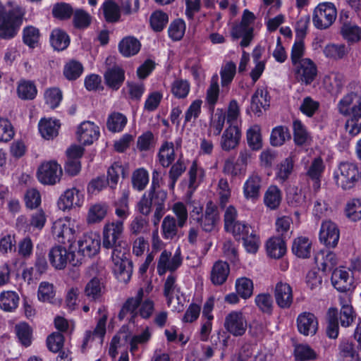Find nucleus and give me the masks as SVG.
<instances>
[{
  "instance_id": "nucleus-1",
  "label": "nucleus",
  "mask_w": 361,
  "mask_h": 361,
  "mask_svg": "<svg viewBox=\"0 0 361 361\" xmlns=\"http://www.w3.org/2000/svg\"><path fill=\"white\" fill-rule=\"evenodd\" d=\"M124 232V224L118 221H108L102 231V246L111 249L112 269L116 279L128 283L133 274V262L128 257V250L121 240Z\"/></svg>"
},
{
  "instance_id": "nucleus-2",
  "label": "nucleus",
  "mask_w": 361,
  "mask_h": 361,
  "mask_svg": "<svg viewBox=\"0 0 361 361\" xmlns=\"http://www.w3.org/2000/svg\"><path fill=\"white\" fill-rule=\"evenodd\" d=\"M338 112L349 116L345 123L347 132L355 136L361 132V96L351 92L345 95L337 104Z\"/></svg>"
},
{
  "instance_id": "nucleus-3",
  "label": "nucleus",
  "mask_w": 361,
  "mask_h": 361,
  "mask_svg": "<svg viewBox=\"0 0 361 361\" xmlns=\"http://www.w3.org/2000/svg\"><path fill=\"white\" fill-rule=\"evenodd\" d=\"M358 166L350 161H341L334 171L333 178L336 185L347 191L355 188L360 181Z\"/></svg>"
},
{
  "instance_id": "nucleus-4",
  "label": "nucleus",
  "mask_w": 361,
  "mask_h": 361,
  "mask_svg": "<svg viewBox=\"0 0 361 361\" xmlns=\"http://www.w3.org/2000/svg\"><path fill=\"white\" fill-rule=\"evenodd\" d=\"M51 232L54 239L60 243H69L71 246L76 239L75 225L70 218L56 220L53 224Z\"/></svg>"
},
{
  "instance_id": "nucleus-5",
  "label": "nucleus",
  "mask_w": 361,
  "mask_h": 361,
  "mask_svg": "<svg viewBox=\"0 0 361 361\" xmlns=\"http://www.w3.org/2000/svg\"><path fill=\"white\" fill-rule=\"evenodd\" d=\"M336 15V9L332 3L319 4L314 11L313 24L318 29H326L334 22Z\"/></svg>"
},
{
  "instance_id": "nucleus-6",
  "label": "nucleus",
  "mask_w": 361,
  "mask_h": 361,
  "mask_svg": "<svg viewBox=\"0 0 361 361\" xmlns=\"http://www.w3.org/2000/svg\"><path fill=\"white\" fill-rule=\"evenodd\" d=\"M247 320L241 311L229 312L224 319L225 329L235 337L243 336L247 329Z\"/></svg>"
},
{
  "instance_id": "nucleus-7",
  "label": "nucleus",
  "mask_w": 361,
  "mask_h": 361,
  "mask_svg": "<svg viewBox=\"0 0 361 361\" xmlns=\"http://www.w3.org/2000/svg\"><path fill=\"white\" fill-rule=\"evenodd\" d=\"M293 67L295 80L302 85H310L317 75V67L309 58L303 59Z\"/></svg>"
},
{
  "instance_id": "nucleus-8",
  "label": "nucleus",
  "mask_w": 361,
  "mask_h": 361,
  "mask_svg": "<svg viewBox=\"0 0 361 361\" xmlns=\"http://www.w3.org/2000/svg\"><path fill=\"white\" fill-rule=\"evenodd\" d=\"M62 176V169L56 161H49L42 163L38 168L37 176L44 185H54L59 182Z\"/></svg>"
},
{
  "instance_id": "nucleus-9",
  "label": "nucleus",
  "mask_w": 361,
  "mask_h": 361,
  "mask_svg": "<svg viewBox=\"0 0 361 361\" xmlns=\"http://www.w3.org/2000/svg\"><path fill=\"white\" fill-rule=\"evenodd\" d=\"M180 289L176 283V277L170 274L166 278L164 286V295L166 298L169 306L178 312L183 310V305L180 304Z\"/></svg>"
},
{
  "instance_id": "nucleus-10",
  "label": "nucleus",
  "mask_w": 361,
  "mask_h": 361,
  "mask_svg": "<svg viewBox=\"0 0 361 361\" xmlns=\"http://www.w3.org/2000/svg\"><path fill=\"white\" fill-rule=\"evenodd\" d=\"M85 202V195L82 190L76 188L66 190L61 195L58 201L59 209L65 212L72 208L81 207Z\"/></svg>"
},
{
  "instance_id": "nucleus-11",
  "label": "nucleus",
  "mask_w": 361,
  "mask_h": 361,
  "mask_svg": "<svg viewBox=\"0 0 361 361\" xmlns=\"http://www.w3.org/2000/svg\"><path fill=\"white\" fill-rule=\"evenodd\" d=\"M180 250L178 248L172 256L171 252L164 250L159 258L157 263V272L161 276L166 271L173 272L176 271L182 264Z\"/></svg>"
},
{
  "instance_id": "nucleus-12",
  "label": "nucleus",
  "mask_w": 361,
  "mask_h": 361,
  "mask_svg": "<svg viewBox=\"0 0 361 361\" xmlns=\"http://www.w3.org/2000/svg\"><path fill=\"white\" fill-rule=\"evenodd\" d=\"M262 178L257 172H252L246 179L243 185L244 198L252 202H256L261 193Z\"/></svg>"
},
{
  "instance_id": "nucleus-13",
  "label": "nucleus",
  "mask_w": 361,
  "mask_h": 361,
  "mask_svg": "<svg viewBox=\"0 0 361 361\" xmlns=\"http://www.w3.org/2000/svg\"><path fill=\"white\" fill-rule=\"evenodd\" d=\"M78 254L83 257H91L99 252L101 246V240L95 233H88L78 240Z\"/></svg>"
},
{
  "instance_id": "nucleus-14",
  "label": "nucleus",
  "mask_w": 361,
  "mask_h": 361,
  "mask_svg": "<svg viewBox=\"0 0 361 361\" xmlns=\"http://www.w3.org/2000/svg\"><path fill=\"white\" fill-rule=\"evenodd\" d=\"M98 313L100 314L97 326L93 331H87L82 345V348H85L89 342L98 338L102 343L103 338L106 334V323L108 318L107 312L104 307L98 309Z\"/></svg>"
},
{
  "instance_id": "nucleus-15",
  "label": "nucleus",
  "mask_w": 361,
  "mask_h": 361,
  "mask_svg": "<svg viewBox=\"0 0 361 361\" xmlns=\"http://www.w3.org/2000/svg\"><path fill=\"white\" fill-rule=\"evenodd\" d=\"M340 238V231L337 225L331 221L322 222L319 231V240L327 247H334Z\"/></svg>"
},
{
  "instance_id": "nucleus-16",
  "label": "nucleus",
  "mask_w": 361,
  "mask_h": 361,
  "mask_svg": "<svg viewBox=\"0 0 361 361\" xmlns=\"http://www.w3.org/2000/svg\"><path fill=\"white\" fill-rule=\"evenodd\" d=\"M153 286L150 282L147 283L145 288H140L135 297L128 298L119 313L120 319H123L127 312H135L140 302L146 299L148 294L152 290Z\"/></svg>"
},
{
  "instance_id": "nucleus-17",
  "label": "nucleus",
  "mask_w": 361,
  "mask_h": 361,
  "mask_svg": "<svg viewBox=\"0 0 361 361\" xmlns=\"http://www.w3.org/2000/svg\"><path fill=\"white\" fill-rule=\"evenodd\" d=\"M297 327L301 334L313 336L318 329L317 318L311 312H302L297 317Z\"/></svg>"
},
{
  "instance_id": "nucleus-18",
  "label": "nucleus",
  "mask_w": 361,
  "mask_h": 361,
  "mask_svg": "<svg viewBox=\"0 0 361 361\" xmlns=\"http://www.w3.org/2000/svg\"><path fill=\"white\" fill-rule=\"evenodd\" d=\"M274 298L277 305L280 308H289L293 300L291 286L287 283L278 282L274 288Z\"/></svg>"
},
{
  "instance_id": "nucleus-19",
  "label": "nucleus",
  "mask_w": 361,
  "mask_h": 361,
  "mask_svg": "<svg viewBox=\"0 0 361 361\" xmlns=\"http://www.w3.org/2000/svg\"><path fill=\"white\" fill-rule=\"evenodd\" d=\"M73 255V253L69 252L64 247L56 245L50 249L48 257L54 269L61 270L66 267L68 262L70 261V257Z\"/></svg>"
},
{
  "instance_id": "nucleus-20",
  "label": "nucleus",
  "mask_w": 361,
  "mask_h": 361,
  "mask_svg": "<svg viewBox=\"0 0 361 361\" xmlns=\"http://www.w3.org/2000/svg\"><path fill=\"white\" fill-rule=\"evenodd\" d=\"M77 135L78 140L81 144L90 145L99 137V127L93 122L84 121L78 127Z\"/></svg>"
},
{
  "instance_id": "nucleus-21",
  "label": "nucleus",
  "mask_w": 361,
  "mask_h": 361,
  "mask_svg": "<svg viewBox=\"0 0 361 361\" xmlns=\"http://www.w3.org/2000/svg\"><path fill=\"white\" fill-rule=\"evenodd\" d=\"M333 286L340 292H346L353 288V279L348 271L336 269L331 275Z\"/></svg>"
},
{
  "instance_id": "nucleus-22",
  "label": "nucleus",
  "mask_w": 361,
  "mask_h": 361,
  "mask_svg": "<svg viewBox=\"0 0 361 361\" xmlns=\"http://www.w3.org/2000/svg\"><path fill=\"white\" fill-rule=\"evenodd\" d=\"M241 136L240 130L238 126L230 125L224 132L220 145L224 151L234 149L239 143Z\"/></svg>"
},
{
  "instance_id": "nucleus-23",
  "label": "nucleus",
  "mask_w": 361,
  "mask_h": 361,
  "mask_svg": "<svg viewBox=\"0 0 361 361\" xmlns=\"http://www.w3.org/2000/svg\"><path fill=\"white\" fill-rule=\"evenodd\" d=\"M219 216L216 209L212 202L207 204L204 213L200 218L198 224L203 231L210 232L213 231L218 222Z\"/></svg>"
},
{
  "instance_id": "nucleus-24",
  "label": "nucleus",
  "mask_w": 361,
  "mask_h": 361,
  "mask_svg": "<svg viewBox=\"0 0 361 361\" xmlns=\"http://www.w3.org/2000/svg\"><path fill=\"white\" fill-rule=\"evenodd\" d=\"M148 196L154 205L164 206L167 193L159 189V173L157 171L152 172V185L148 192Z\"/></svg>"
},
{
  "instance_id": "nucleus-25",
  "label": "nucleus",
  "mask_w": 361,
  "mask_h": 361,
  "mask_svg": "<svg viewBox=\"0 0 361 361\" xmlns=\"http://www.w3.org/2000/svg\"><path fill=\"white\" fill-rule=\"evenodd\" d=\"M129 195L128 190H123L121 197L114 202L115 214L118 219L113 220L114 221L122 222L124 224L125 221L129 217L130 214L128 202Z\"/></svg>"
},
{
  "instance_id": "nucleus-26",
  "label": "nucleus",
  "mask_w": 361,
  "mask_h": 361,
  "mask_svg": "<svg viewBox=\"0 0 361 361\" xmlns=\"http://www.w3.org/2000/svg\"><path fill=\"white\" fill-rule=\"evenodd\" d=\"M176 158L174 145L172 142H164L157 154L159 163L164 168H167L172 164Z\"/></svg>"
},
{
  "instance_id": "nucleus-27",
  "label": "nucleus",
  "mask_w": 361,
  "mask_h": 361,
  "mask_svg": "<svg viewBox=\"0 0 361 361\" xmlns=\"http://www.w3.org/2000/svg\"><path fill=\"white\" fill-rule=\"evenodd\" d=\"M312 251V242L305 236H299L294 239L292 245L293 253L300 258H309Z\"/></svg>"
},
{
  "instance_id": "nucleus-28",
  "label": "nucleus",
  "mask_w": 361,
  "mask_h": 361,
  "mask_svg": "<svg viewBox=\"0 0 361 361\" xmlns=\"http://www.w3.org/2000/svg\"><path fill=\"white\" fill-rule=\"evenodd\" d=\"M267 255L274 259L282 257L286 252L285 241L280 237L269 238L266 244Z\"/></svg>"
},
{
  "instance_id": "nucleus-29",
  "label": "nucleus",
  "mask_w": 361,
  "mask_h": 361,
  "mask_svg": "<svg viewBox=\"0 0 361 361\" xmlns=\"http://www.w3.org/2000/svg\"><path fill=\"white\" fill-rule=\"evenodd\" d=\"M141 47L140 41L132 36L124 37L118 44V50L125 57H130L137 54Z\"/></svg>"
},
{
  "instance_id": "nucleus-30",
  "label": "nucleus",
  "mask_w": 361,
  "mask_h": 361,
  "mask_svg": "<svg viewBox=\"0 0 361 361\" xmlns=\"http://www.w3.org/2000/svg\"><path fill=\"white\" fill-rule=\"evenodd\" d=\"M60 128V123L57 120L41 119L38 124L39 131L42 137L51 140L56 137Z\"/></svg>"
},
{
  "instance_id": "nucleus-31",
  "label": "nucleus",
  "mask_w": 361,
  "mask_h": 361,
  "mask_svg": "<svg viewBox=\"0 0 361 361\" xmlns=\"http://www.w3.org/2000/svg\"><path fill=\"white\" fill-rule=\"evenodd\" d=\"M269 106V97L267 90L257 88L251 99V109L255 113H261L262 109Z\"/></svg>"
},
{
  "instance_id": "nucleus-32",
  "label": "nucleus",
  "mask_w": 361,
  "mask_h": 361,
  "mask_svg": "<svg viewBox=\"0 0 361 361\" xmlns=\"http://www.w3.org/2000/svg\"><path fill=\"white\" fill-rule=\"evenodd\" d=\"M230 272L228 263L222 261L216 262L212 269L211 280L215 285H221L227 279Z\"/></svg>"
},
{
  "instance_id": "nucleus-33",
  "label": "nucleus",
  "mask_w": 361,
  "mask_h": 361,
  "mask_svg": "<svg viewBox=\"0 0 361 361\" xmlns=\"http://www.w3.org/2000/svg\"><path fill=\"white\" fill-rule=\"evenodd\" d=\"M231 36L233 39L242 38L240 43L242 47H246L250 45L253 38V27H247L240 23L233 27Z\"/></svg>"
},
{
  "instance_id": "nucleus-34",
  "label": "nucleus",
  "mask_w": 361,
  "mask_h": 361,
  "mask_svg": "<svg viewBox=\"0 0 361 361\" xmlns=\"http://www.w3.org/2000/svg\"><path fill=\"white\" fill-rule=\"evenodd\" d=\"M350 50V47L343 44H329L324 47L323 53L326 58L337 61L347 56Z\"/></svg>"
},
{
  "instance_id": "nucleus-35",
  "label": "nucleus",
  "mask_w": 361,
  "mask_h": 361,
  "mask_svg": "<svg viewBox=\"0 0 361 361\" xmlns=\"http://www.w3.org/2000/svg\"><path fill=\"white\" fill-rule=\"evenodd\" d=\"M314 260L323 271H331L337 264L336 255L330 251H321L317 253Z\"/></svg>"
},
{
  "instance_id": "nucleus-36",
  "label": "nucleus",
  "mask_w": 361,
  "mask_h": 361,
  "mask_svg": "<svg viewBox=\"0 0 361 361\" xmlns=\"http://www.w3.org/2000/svg\"><path fill=\"white\" fill-rule=\"evenodd\" d=\"M282 200L281 190L274 185H271L264 195V203L270 209H276L279 207Z\"/></svg>"
},
{
  "instance_id": "nucleus-37",
  "label": "nucleus",
  "mask_w": 361,
  "mask_h": 361,
  "mask_svg": "<svg viewBox=\"0 0 361 361\" xmlns=\"http://www.w3.org/2000/svg\"><path fill=\"white\" fill-rule=\"evenodd\" d=\"M17 94L23 100H32L35 98L37 90L34 82L23 79L18 82Z\"/></svg>"
},
{
  "instance_id": "nucleus-38",
  "label": "nucleus",
  "mask_w": 361,
  "mask_h": 361,
  "mask_svg": "<svg viewBox=\"0 0 361 361\" xmlns=\"http://www.w3.org/2000/svg\"><path fill=\"white\" fill-rule=\"evenodd\" d=\"M339 326L338 322V309L331 307L326 314V333L329 338L335 339L338 337Z\"/></svg>"
},
{
  "instance_id": "nucleus-39",
  "label": "nucleus",
  "mask_w": 361,
  "mask_h": 361,
  "mask_svg": "<svg viewBox=\"0 0 361 361\" xmlns=\"http://www.w3.org/2000/svg\"><path fill=\"white\" fill-rule=\"evenodd\" d=\"M325 169L324 161L321 157H315L307 169V176L314 181V187H319V180Z\"/></svg>"
},
{
  "instance_id": "nucleus-40",
  "label": "nucleus",
  "mask_w": 361,
  "mask_h": 361,
  "mask_svg": "<svg viewBox=\"0 0 361 361\" xmlns=\"http://www.w3.org/2000/svg\"><path fill=\"white\" fill-rule=\"evenodd\" d=\"M104 78L108 86L118 90L124 81V71L119 67H114L105 73Z\"/></svg>"
},
{
  "instance_id": "nucleus-41",
  "label": "nucleus",
  "mask_w": 361,
  "mask_h": 361,
  "mask_svg": "<svg viewBox=\"0 0 361 361\" xmlns=\"http://www.w3.org/2000/svg\"><path fill=\"white\" fill-rule=\"evenodd\" d=\"M19 302V296L15 291H4L0 294V308L5 312H13Z\"/></svg>"
},
{
  "instance_id": "nucleus-42",
  "label": "nucleus",
  "mask_w": 361,
  "mask_h": 361,
  "mask_svg": "<svg viewBox=\"0 0 361 361\" xmlns=\"http://www.w3.org/2000/svg\"><path fill=\"white\" fill-rule=\"evenodd\" d=\"M108 205L105 203H96L90 207L87 217L88 224L102 221L107 214Z\"/></svg>"
},
{
  "instance_id": "nucleus-43",
  "label": "nucleus",
  "mask_w": 361,
  "mask_h": 361,
  "mask_svg": "<svg viewBox=\"0 0 361 361\" xmlns=\"http://www.w3.org/2000/svg\"><path fill=\"white\" fill-rule=\"evenodd\" d=\"M50 43L55 50L63 51L69 45L70 39L64 31L54 29L50 35Z\"/></svg>"
},
{
  "instance_id": "nucleus-44",
  "label": "nucleus",
  "mask_w": 361,
  "mask_h": 361,
  "mask_svg": "<svg viewBox=\"0 0 361 361\" xmlns=\"http://www.w3.org/2000/svg\"><path fill=\"white\" fill-rule=\"evenodd\" d=\"M103 13L108 23H116L121 18V8L118 4L112 0L104 2L102 5Z\"/></svg>"
},
{
  "instance_id": "nucleus-45",
  "label": "nucleus",
  "mask_w": 361,
  "mask_h": 361,
  "mask_svg": "<svg viewBox=\"0 0 361 361\" xmlns=\"http://www.w3.org/2000/svg\"><path fill=\"white\" fill-rule=\"evenodd\" d=\"M179 226L176 219L170 215L164 217L161 224L162 235L166 240H173L178 235Z\"/></svg>"
},
{
  "instance_id": "nucleus-46",
  "label": "nucleus",
  "mask_w": 361,
  "mask_h": 361,
  "mask_svg": "<svg viewBox=\"0 0 361 361\" xmlns=\"http://www.w3.org/2000/svg\"><path fill=\"white\" fill-rule=\"evenodd\" d=\"M345 214L352 221L361 220V199L352 198L347 201L345 206Z\"/></svg>"
},
{
  "instance_id": "nucleus-47",
  "label": "nucleus",
  "mask_w": 361,
  "mask_h": 361,
  "mask_svg": "<svg viewBox=\"0 0 361 361\" xmlns=\"http://www.w3.org/2000/svg\"><path fill=\"white\" fill-rule=\"evenodd\" d=\"M219 95V77L217 75L212 76L210 84L207 90L206 102L209 108L214 110V106L218 101Z\"/></svg>"
},
{
  "instance_id": "nucleus-48",
  "label": "nucleus",
  "mask_w": 361,
  "mask_h": 361,
  "mask_svg": "<svg viewBox=\"0 0 361 361\" xmlns=\"http://www.w3.org/2000/svg\"><path fill=\"white\" fill-rule=\"evenodd\" d=\"M253 289V282L249 278L241 277L235 281L236 292L243 299L250 298L252 295Z\"/></svg>"
},
{
  "instance_id": "nucleus-49",
  "label": "nucleus",
  "mask_w": 361,
  "mask_h": 361,
  "mask_svg": "<svg viewBox=\"0 0 361 361\" xmlns=\"http://www.w3.org/2000/svg\"><path fill=\"white\" fill-rule=\"evenodd\" d=\"M293 140L295 145L302 146L308 142L310 136L301 121L296 120L293 123Z\"/></svg>"
},
{
  "instance_id": "nucleus-50",
  "label": "nucleus",
  "mask_w": 361,
  "mask_h": 361,
  "mask_svg": "<svg viewBox=\"0 0 361 361\" xmlns=\"http://www.w3.org/2000/svg\"><path fill=\"white\" fill-rule=\"evenodd\" d=\"M290 138V134L288 128L279 126L273 128L270 136V142L272 146L279 147Z\"/></svg>"
},
{
  "instance_id": "nucleus-51",
  "label": "nucleus",
  "mask_w": 361,
  "mask_h": 361,
  "mask_svg": "<svg viewBox=\"0 0 361 361\" xmlns=\"http://www.w3.org/2000/svg\"><path fill=\"white\" fill-rule=\"evenodd\" d=\"M255 302L262 312L271 314L274 308V301L271 294L263 293L257 295L255 298Z\"/></svg>"
},
{
  "instance_id": "nucleus-52",
  "label": "nucleus",
  "mask_w": 361,
  "mask_h": 361,
  "mask_svg": "<svg viewBox=\"0 0 361 361\" xmlns=\"http://www.w3.org/2000/svg\"><path fill=\"white\" fill-rule=\"evenodd\" d=\"M185 169L186 166L184 161L181 159H178L177 161L171 166L169 171V188L170 190H173L174 189L177 180L185 171Z\"/></svg>"
},
{
  "instance_id": "nucleus-53",
  "label": "nucleus",
  "mask_w": 361,
  "mask_h": 361,
  "mask_svg": "<svg viewBox=\"0 0 361 361\" xmlns=\"http://www.w3.org/2000/svg\"><path fill=\"white\" fill-rule=\"evenodd\" d=\"M226 116L222 109H217L210 120L209 130L214 135H219L224 126Z\"/></svg>"
},
{
  "instance_id": "nucleus-54",
  "label": "nucleus",
  "mask_w": 361,
  "mask_h": 361,
  "mask_svg": "<svg viewBox=\"0 0 361 361\" xmlns=\"http://www.w3.org/2000/svg\"><path fill=\"white\" fill-rule=\"evenodd\" d=\"M287 200L289 205L294 207L305 208L307 205L305 193L298 188L290 190L287 195Z\"/></svg>"
},
{
  "instance_id": "nucleus-55",
  "label": "nucleus",
  "mask_w": 361,
  "mask_h": 361,
  "mask_svg": "<svg viewBox=\"0 0 361 361\" xmlns=\"http://www.w3.org/2000/svg\"><path fill=\"white\" fill-rule=\"evenodd\" d=\"M341 32L343 37L348 42H357L361 36L360 27L351 23H343Z\"/></svg>"
},
{
  "instance_id": "nucleus-56",
  "label": "nucleus",
  "mask_w": 361,
  "mask_h": 361,
  "mask_svg": "<svg viewBox=\"0 0 361 361\" xmlns=\"http://www.w3.org/2000/svg\"><path fill=\"white\" fill-rule=\"evenodd\" d=\"M150 25L155 32L161 31L169 22L168 15L159 10L154 11L149 18Z\"/></svg>"
},
{
  "instance_id": "nucleus-57",
  "label": "nucleus",
  "mask_w": 361,
  "mask_h": 361,
  "mask_svg": "<svg viewBox=\"0 0 361 361\" xmlns=\"http://www.w3.org/2000/svg\"><path fill=\"white\" fill-rule=\"evenodd\" d=\"M149 182V175L144 169H138L134 171L132 176V184L133 188L138 190H143Z\"/></svg>"
},
{
  "instance_id": "nucleus-58",
  "label": "nucleus",
  "mask_w": 361,
  "mask_h": 361,
  "mask_svg": "<svg viewBox=\"0 0 361 361\" xmlns=\"http://www.w3.org/2000/svg\"><path fill=\"white\" fill-rule=\"evenodd\" d=\"M185 23L182 19L172 21L168 29L169 37L173 41L180 40L185 34Z\"/></svg>"
},
{
  "instance_id": "nucleus-59",
  "label": "nucleus",
  "mask_w": 361,
  "mask_h": 361,
  "mask_svg": "<svg viewBox=\"0 0 361 361\" xmlns=\"http://www.w3.org/2000/svg\"><path fill=\"white\" fill-rule=\"evenodd\" d=\"M247 141L248 145L254 150L259 149L262 147V137L259 126L255 125L247 130Z\"/></svg>"
},
{
  "instance_id": "nucleus-60",
  "label": "nucleus",
  "mask_w": 361,
  "mask_h": 361,
  "mask_svg": "<svg viewBox=\"0 0 361 361\" xmlns=\"http://www.w3.org/2000/svg\"><path fill=\"white\" fill-rule=\"evenodd\" d=\"M102 283L99 279L93 278L85 286V294L91 300H96L102 295Z\"/></svg>"
},
{
  "instance_id": "nucleus-61",
  "label": "nucleus",
  "mask_w": 361,
  "mask_h": 361,
  "mask_svg": "<svg viewBox=\"0 0 361 361\" xmlns=\"http://www.w3.org/2000/svg\"><path fill=\"white\" fill-rule=\"evenodd\" d=\"M129 231L134 235L147 233L149 231L148 221L141 216H136L129 224Z\"/></svg>"
},
{
  "instance_id": "nucleus-62",
  "label": "nucleus",
  "mask_w": 361,
  "mask_h": 361,
  "mask_svg": "<svg viewBox=\"0 0 361 361\" xmlns=\"http://www.w3.org/2000/svg\"><path fill=\"white\" fill-rule=\"evenodd\" d=\"M357 314L353 307H345L343 310L338 312V322L342 327H349L353 325Z\"/></svg>"
},
{
  "instance_id": "nucleus-63",
  "label": "nucleus",
  "mask_w": 361,
  "mask_h": 361,
  "mask_svg": "<svg viewBox=\"0 0 361 361\" xmlns=\"http://www.w3.org/2000/svg\"><path fill=\"white\" fill-rule=\"evenodd\" d=\"M295 360L299 361L313 360L317 358V353L309 345L300 344L296 345L294 350Z\"/></svg>"
},
{
  "instance_id": "nucleus-64",
  "label": "nucleus",
  "mask_w": 361,
  "mask_h": 361,
  "mask_svg": "<svg viewBox=\"0 0 361 361\" xmlns=\"http://www.w3.org/2000/svg\"><path fill=\"white\" fill-rule=\"evenodd\" d=\"M258 353L256 345L245 343L239 352L238 360V361H255Z\"/></svg>"
}]
</instances>
